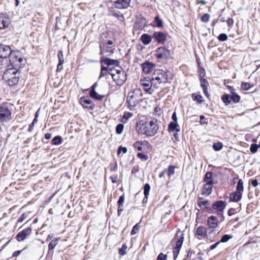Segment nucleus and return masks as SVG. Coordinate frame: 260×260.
I'll return each mask as SVG.
<instances>
[{"label": "nucleus", "mask_w": 260, "mask_h": 260, "mask_svg": "<svg viewBox=\"0 0 260 260\" xmlns=\"http://www.w3.org/2000/svg\"><path fill=\"white\" fill-rule=\"evenodd\" d=\"M175 167L173 166H170L168 169V175L170 176L175 173Z\"/></svg>", "instance_id": "49"}, {"label": "nucleus", "mask_w": 260, "mask_h": 260, "mask_svg": "<svg viewBox=\"0 0 260 260\" xmlns=\"http://www.w3.org/2000/svg\"><path fill=\"white\" fill-rule=\"evenodd\" d=\"M153 37L159 44H164L167 38V34L160 31H155L153 34Z\"/></svg>", "instance_id": "18"}, {"label": "nucleus", "mask_w": 260, "mask_h": 260, "mask_svg": "<svg viewBox=\"0 0 260 260\" xmlns=\"http://www.w3.org/2000/svg\"><path fill=\"white\" fill-rule=\"evenodd\" d=\"M208 225L210 228L215 229L218 225V219L214 216H211L208 219Z\"/></svg>", "instance_id": "23"}, {"label": "nucleus", "mask_w": 260, "mask_h": 260, "mask_svg": "<svg viewBox=\"0 0 260 260\" xmlns=\"http://www.w3.org/2000/svg\"><path fill=\"white\" fill-rule=\"evenodd\" d=\"M167 258V255L166 254H164L162 253H160L157 256L156 260H166Z\"/></svg>", "instance_id": "53"}, {"label": "nucleus", "mask_w": 260, "mask_h": 260, "mask_svg": "<svg viewBox=\"0 0 260 260\" xmlns=\"http://www.w3.org/2000/svg\"><path fill=\"white\" fill-rule=\"evenodd\" d=\"M198 205L200 208H208L210 203L207 200H204L202 198H199L198 200Z\"/></svg>", "instance_id": "28"}, {"label": "nucleus", "mask_w": 260, "mask_h": 260, "mask_svg": "<svg viewBox=\"0 0 260 260\" xmlns=\"http://www.w3.org/2000/svg\"><path fill=\"white\" fill-rule=\"evenodd\" d=\"M109 74H110L118 85H122L125 82L126 79V74L123 69L118 67L117 68H111L110 69Z\"/></svg>", "instance_id": "4"}, {"label": "nucleus", "mask_w": 260, "mask_h": 260, "mask_svg": "<svg viewBox=\"0 0 260 260\" xmlns=\"http://www.w3.org/2000/svg\"><path fill=\"white\" fill-rule=\"evenodd\" d=\"M133 146L134 148L137 149L139 151H142L143 148H149L150 146V144L147 141H137L135 142Z\"/></svg>", "instance_id": "20"}, {"label": "nucleus", "mask_w": 260, "mask_h": 260, "mask_svg": "<svg viewBox=\"0 0 260 260\" xmlns=\"http://www.w3.org/2000/svg\"><path fill=\"white\" fill-rule=\"evenodd\" d=\"M19 76L18 68H10L4 72L3 78L9 86H14L18 83Z\"/></svg>", "instance_id": "3"}, {"label": "nucleus", "mask_w": 260, "mask_h": 260, "mask_svg": "<svg viewBox=\"0 0 260 260\" xmlns=\"http://www.w3.org/2000/svg\"><path fill=\"white\" fill-rule=\"evenodd\" d=\"M251 87L250 84L248 82H243L241 84V88L244 90H248Z\"/></svg>", "instance_id": "46"}, {"label": "nucleus", "mask_w": 260, "mask_h": 260, "mask_svg": "<svg viewBox=\"0 0 260 260\" xmlns=\"http://www.w3.org/2000/svg\"><path fill=\"white\" fill-rule=\"evenodd\" d=\"M140 82L141 85L143 87L144 90L146 92L151 94V87L153 86V84H151V80H150L149 78L146 77H144L141 79Z\"/></svg>", "instance_id": "14"}, {"label": "nucleus", "mask_w": 260, "mask_h": 260, "mask_svg": "<svg viewBox=\"0 0 260 260\" xmlns=\"http://www.w3.org/2000/svg\"><path fill=\"white\" fill-rule=\"evenodd\" d=\"M137 128L139 134L149 137L153 136L157 133L158 129L157 120L152 119L147 120L144 123L138 125Z\"/></svg>", "instance_id": "1"}, {"label": "nucleus", "mask_w": 260, "mask_h": 260, "mask_svg": "<svg viewBox=\"0 0 260 260\" xmlns=\"http://www.w3.org/2000/svg\"><path fill=\"white\" fill-rule=\"evenodd\" d=\"M155 56L158 59H168L171 57V51L165 47H160L156 50Z\"/></svg>", "instance_id": "11"}, {"label": "nucleus", "mask_w": 260, "mask_h": 260, "mask_svg": "<svg viewBox=\"0 0 260 260\" xmlns=\"http://www.w3.org/2000/svg\"><path fill=\"white\" fill-rule=\"evenodd\" d=\"M12 50L8 45L0 44V68L2 64V58H6L11 54Z\"/></svg>", "instance_id": "13"}, {"label": "nucleus", "mask_w": 260, "mask_h": 260, "mask_svg": "<svg viewBox=\"0 0 260 260\" xmlns=\"http://www.w3.org/2000/svg\"><path fill=\"white\" fill-rule=\"evenodd\" d=\"M9 59L12 68H22L26 62L22 56L21 53L18 50H12L9 56Z\"/></svg>", "instance_id": "5"}, {"label": "nucleus", "mask_w": 260, "mask_h": 260, "mask_svg": "<svg viewBox=\"0 0 260 260\" xmlns=\"http://www.w3.org/2000/svg\"><path fill=\"white\" fill-rule=\"evenodd\" d=\"M210 15L208 13L204 14L201 17V21L203 22L207 23L209 21Z\"/></svg>", "instance_id": "45"}, {"label": "nucleus", "mask_w": 260, "mask_h": 260, "mask_svg": "<svg viewBox=\"0 0 260 260\" xmlns=\"http://www.w3.org/2000/svg\"><path fill=\"white\" fill-rule=\"evenodd\" d=\"M133 114L131 113H125L123 116V118L125 119L126 120H127L128 118H129Z\"/></svg>", "instance_id": "58"}, {"label": "nucleus", "mask_w": 260, "mask_h": 260, "mask_svg": "<svg viewBox=\"0 0 260 260\" xmlns=\"http://www.w3.org/2000/svg\"><path fill=\"white\" fill-rule=\"evenodd\" d=\"M155 64L152 62L146 61L142 64L143 71L145 74H149L154 69Z\"/></svg>", "instance_id": "21"}, {"label": "nucleus", "mask_w": 260, "mask_h": 260, "mask_svg": "<svg viewBox=\"0 0 260 260\" xmlns=\"http://www.w3.org/2000/svg\"><path fill=\"white\" fill-rule=\"evenodd\" d=\"M150 189V186L149 185V184L148 183L145 184V185L144 186V194L145 196V198H146V199H148V196L149 194Z\"/></svg>", "instance_id": "34"}, {"label": "nucleus", "mask_w": 260, "mask_h": 260, "mask_svg": "<svg viewBox=\"0 0 260 260\" xmlns=\"http://www.w3.org/2000/svg\"><path fill=\"white\" fill-rule=\"evenodd\" d=\"M140 229V225H139V223H137L135 224L134 227L133 228V229L131 231V235H134L136 234L137 232H138L139 230Z\"/></svg>", "instance_id": "43"}, {"label": "nucleus", "mask_w": 260, "mask_h": 260, "mask_svg": "<svg viewBox=\"0 0 260 260\" xmlns=\"http://www.w3.org/2000/svg\"><path fill=\"white\" fill-rule=\"evenodd\" d=\"M26 215L24 213H23L20 217L18 218L17 222H22L25 218Z\"/></svg>", "instance_id": "57"}, {"label": "nucleus", "mask_w": 260, "mask_h": 260, "mask_svg": "<svg viewBox=\"0 0 260 260\" xmlns=\"http://www.w3.org/2000/svg\"><path fill=\"white\" fill-rule=\"evenodd\" d=\"M131 0H116L114 2V8L117 9H125L127 8Z\"/></svg>", "instance_id": "16"}, {"label": "nucleus", "mask_w": 260, "mask_h": 260, "mask_svg": "<svg viewBox=\"0 0 260 260\" xmlns=\"http://www.w3.org/2000/svg\"><path fill=\"white\" fill-rule=\"evenodd\" d=\"M172 118L173 120L174 121L173 122H177V117L176 112L173 113L172 116Z\"/></svg>", "instance_id": "62"}, {"label": "nucleus", "mask_w": 260, "mask_h": 260, "mask_svg": "<svg viewBox=\"0 0 260 260\" xmlns=\"http://www.w3.org/2000/svg\"><path fill=\"white\" fill-rule=\"evenodd\" d=\"M226 22L228 26L231 27L234 24V20L232 18H230L227 20Z\"/></svg>", "instance_id": "56"}, {"label": "nucleus", "mask_w": 260, "mask_h": 260, "mask_svg": "<svg viewBox=\"0 0 260 260\" xmlns=\"http://www.w3.org/2000/svg\"><path fill=\"white\" fill-rule=\"evenodd\" d=\"M243 190V181L242 179H239L237 185L236 191L230 195V201L233 202L239 201L242 198Z\"/></svg>", "instance_id": "6"}, {"label": "nucleus", "mask_w": 260, "mask_h": 260, "mask_svg": "<svg viewBox=\"0 0 260 260\" xmlns=\"http://www.w3.org/2000/svg\"><path fill=\"white\" fill-rule=\"evenodd\" d=\"M12 118L11 110L6 106H0V123H4L9 122Z\"/></svg>", "instance_id": "10"}, {"label": "nucleus", "mask_w": 260, "mask_h": 260, "mask_svg": "<svg viewBox=\"0 0 260 260\" xmlns=\"http://www.w3.org/2000/svg\"><path fill=\"white\" fill-rule=\"evenodd\" d=\"M221 99L225 105H228L230 104L232 101L231 95L228 94H224L222 96Z\"/></svg>", "instance_id": "32"}, {"label": "nucleus", "mask_w": 260, "mask_h": 260, "mask_svg": "<svg viewBox=\"0 0 260 260\" xmlns=\"http://www.w3.org/2000/svg\"><path fill=\"white\" fill-rule=\"evenodd\" d=\"M232 238V236L229 235H223L220 240L219 241L220 242H226Z\"/></svg>", "instance_id": "44"}, {"label": "nucleus", "mask_w": 260, "mask_h": 260, "mask_svg": "<svg viewBox=\"0 0 260 260\" xmlns=\"http://www.w3.org/2000/svg\"><path fill=\"white\" fill-rule=\"evenodd\" d=\"M212 173L208 172L205 175L204 181L206 183L213 184V180L212 179Z\"/></svg>", "instance_id": "31"}, {"label": "nucleus", "mask_w": 260, "mask_h": 260, "mask_svg": "<svg viewBox=\"0 0 260 260\" xmlns=\"http://www.w3.org/2000/svg\"><path fill=\"white\" fill-rule=\"evenodd\" d=\"M80 103L82 106L85 108L93 110L95 107V105L92 101L86 97L81 98Z\"/></svg>", "instance_id": "17"}, {"label": "nucleus", "mask_w": 260, "mask_h": 260, "mask_svg": "<svg viewBox=\"0 0 260 260\" xmlns=\"http://www.w3.org/2000/svg\"><path fill=\"white\" fill-rule=\"evenodd\" d=\"M219 243H220V242L218 241L216 243H215V244L211 245L210 247V249L213 250L219 245Z\"/></svg>", "instance_id": "60"}, {"label": "nucleus", "mask_w": 260, "mask_h": 260, "mask_svg": "<svg viewBox=\"0 0 260 260\" xmlns=\"http://www.w3.org/2000/svg\"><path fill=\"white\" fill-rule=\"evenodd\" d=\"M90 95L92 99H95L98 101H102L104 98V95L99 94L94 89L90 90Z\"/></svg>", "instance_id": "30"}, {"label": "nucleus", "mask_w": 260, "mask_h": 260, "mask_svg": "<svg viewBox=\"0 0 260 260\" xmlns=\"http://www.w3.org/2000/svg\"><path fill=\"white\" fill-rule=\"evenodd\" d=\"M21 252H22L21 250H17V251H15L13 253V257L18 256L21 253Z\"/></svg>", "instance_id": "63"}, {"label": "nucleus", "mask_w": 260, "mask_h": 260, "mask_svg": "<svg viewBox=\"0 0 260 260\" xmlns=\"http://www.w3.org/2000/svg\"><path fill=\"white\" fill-rule=\"evenodd\" d=\"M251 184L253 186L256 187L258 185V181L256 179H254L251 181Z\"/></svg>", "instance_id": "61"}, {"label": "nucleus", "mask_w": 260, "mask_h": 260, "mask_svg": "<svg viewBox=\"0 0 260 260\" xmlns=\"http://www.w3.org/2000/svg\"><path fill=\"white\" fill-rule=\"evenodd\" d=\"M137 156L143 160H147L148 159V156L142 153H138Z\"/></svg>", "instance_id": "52"}, {"label": "nucleus", "mask_w": 260, "mask_h": 260, "mask_svg": "<svg viewBox=\"0 0 260 260\" xmlns=\"http://www.w3.org/2000/svg\"><path fill=\"white\" fill-rule=\"evenodd\" d=\"M126 248H127V246H126V244H123L122 245V248H121L119 249V254L121 255H125L126 253L125 250H126Z\"/></svg>", "instance_id": "50"}, {"label": "nucleus", "mask_w": 260, "mask_h": 260, "mask_svg": "<svg viewBox=\"0 0 260 260\" xmlns=\"http://www.w3.org/2000/svg\"><path fill=\"white\" fill-rule=\"evenodd\" d=\"M113 42L112 40H105L100 44L101 54L110 55L114 53V47L113 45Z\"/></svg>", "instance_id": "8"}, {"label": "nucleus", "mask_w": 260, "mask_h": 260, "mask_svg": "<svg viewBox=\"0 0 260 260\" xmlns=\"http://www.w3.org/2000/svg\"><path fill=\"white\" fill-rule=\"evenodd\" d=\"M213 184L206 183L202 189V194L205 196L210 195L212 191Z\"/></svg>", "instance_id": "25"}, {"label": "nucleus", "mask_w": 260, "mask_h": 260, "mask_svg": "<svg viewBox=\"0 0 260 260\" xmlns=\"http://www.w3.org/2000/svg\"><path fill=\"white\" fill-rule=\"evenodd\" d=\"M168 131L169 132H180V126L177 122H171L168 125Z\"/></svg>", "instance_id": "26"}, {"label": "nucleus", "mask_w": 260, "mask_h": 260, "mask_svg": "<svg viewBox=\"0 0 260 260\" xmlns=\"http://www.w3.org/2000/svg\"><path fill=\"white\" fill-rule=\"evenodd\" d=\"M228 36L225 34H221L219 35L218 39L221 42H224L228 40Z\"/></svg>", "instance_id": "48"}, {"label": "nucleus", "mask_w": 260, "mask_h": 260, "mask_svg": "<svg viewBox=\"0 0 260 260\" xmlns=\"http://www.w3.org/2000/svg\"><path fill=\"white\" fill-rule=\"evenodd\" d=\"M259 147L258 145L252 144L251 145L250 150L251 153H255L257 152L258 148Z\"/></svg>", "instance_id": "41"}, {"label": "nucleus", "mask_w": 260, "mask_h": 260, "mask_svg": "<svg viewBox=\"0 0 260 260\" xmlns=\"http://www.w3.org/2000/svg\"><path fill=\"white\" fill-rule=\"evenodd\" d=\"M192 97L193 98V100L197 102L198 103H201L203 101V97L201 95H194V94H192Z\"/></svg>", "instance_id": "40"}, {"label": "nucleus", "mask_w": 260, "mask_h": 260, "mask_svg": "<svg viewBox=\"0 0 260 260\" xmlns=\"http://www.w3.org/2000/svg\"><path fill=\"white\" fill-rule=\"evenodd\" d=\"M61 138L60 136H57L53 138L52 140V144L54 145H57L61 143Z\"/></svg>", "instance_id": "35"}, {"label": "nucleus", "mask_w": 260, "mask_h": 260, "mask_svg": "<svg viewBox=\"0 0 260 260\" xmlns=\"http://www.w3.org/2000/svg\"><path fill=\"white\" fill-rule=\"evenodd\" d=\"M203 92H204V93L205 94V95L207 96V97H209V94H208V87H205V88H203Z\"/></svg>", "instance_id": "64"}, {"label": "nucleus", "mask_w": 260, "mask_h": 260, "mask_svg": "<svg viewBox=\"0 0 260 260\" xmlns=\"http://www.w3.org/2000/svg\"><path fill=\"white\" fill-rule=\"evenodd\" d=\"M31 233V229L27 228L19 232L16 236L17 240L19 241H23L27 236L29 235Z\"/></svg>", "instance_id": "19"}, {"label": "nucleus", "mask_w": 260, "mask_h": 260, "mask_svg": "<svg viewBox=\"0 0 260 260\" xmlns=\"http://www.w3.org/2000/svg\"><path fill=\"white\" fill-rule=\"evenodd\" d=\"M127 149L126 147L120 146L118 148L117 154H118V155H119L121 152H122L123 153H125L127 152Z\"/></svg>", "instance_id": "54"}, {"label": "nucleus", "mask_w": 260, "mask_h": 260, "mask_svg": "<svg viewBox=\"0 0 260 260\" xmlns=\"http://www.w3.org/2000/svg\"><path fill=\"white\" fill-rule=\"evenodd\" d=\"M223 147V145L221 142H217L214 143L213 145V148L215 151H219Z\"/></svg>", "instance_id": "39"}, {"label": "nucleus", "mask_w": 260, "mask_h": 260, "mask_svg": "<svg viewBox=\"0 0 260 260\" xmlns=\"http://www.w3.org/2000/svg\"><path fill=\"white\" fill-rule=\"evenodd\" d=\"M141 40L144 45H148L152 40L151 37L147 34H144L141 36Z\"/></svg>", "instance_id": "29"}, {"label": "nucleus", "mask_w": 260, "mask_h": 260, "mask_svg": "<svg viewBox=\"0 0 260 260\" xmlns=\"http://www.w3.org/2000/svg\"><path fill=\"white\" fill-rule=\"evenodd\" d=\"M139 93L142 96V93H140V90L138 89H134L128 93L127 97V103L130 110L134 109L136 105L138 104V100L137 98L138 94Z\"/></svg>", "instance_id": "9"}, {"label": "nucleus", "mask_w": 260, "mask_h": 260, "mask_svg": "<svg viewBox=\"0 0 260 260\" xmlns=\"http://www.w3.org/2000/svg\"><path fill=\"white\" fill-rule=\"evenodd\" d=\"M184 240V235L182 233L178 232L176 234L175 237L172 241V243L175 244V246L173 248L174 258L176 259L177 257L181 247H182Z\"/></svg>", "instance_id": "7"}, {"label": "nucleus", "mask_w": 260, "mask_h": 260, "mask_svg": "<svg viewBox=\"0 0 260 260\" xmlns=\"http://www.w3.org/2000/svg\"><path fill=\"white\" fill-rule=\"evenodd\" d=\"M226 207V203L223 201H218L212 205V208L216 210L217 214L220 216H223V211Z\"/></svg>", "instance_id": "12"}, {"label": "nucleus", "mask_w": 260, "mask_h": 260, "mask_svg": "<svg viewBox=\"0 0 260 260\" xmlns=\"http://www.w3.org/2000/svg\"><path fill=\"white\" fill-rule=\"evenodd\" d=\"M10 23L9 16L6 14L0 13V29L7 28Z\"/></svg>", "instance_id": "15"}, {"label": "nucleus", "mask_w": 260, "mask_h": 260, "mask_svg": "<svg viewBox=\"0 0 260 260\" xmlns=\"http://www.w3.org/2000/svg\"><path fill=\"white\" fill-rule=\"evenodd\" d=\"M57 244V239H55L51 241L50 242L49 245H48V249L49 250H52L54 248V247L56 246V245Z\"/></svg>", "instance_id": "38"}, {"label": "nucleus", "mask_w": 260, "mask_h": 260, "mask_svg": "<svg viewBox=\"0 0 260 260\" xmlns=\"http://www.w3.org/2000/svg\"><path fill=\"white\" fill-rule=\"evenodd\" d=\"M231 97L232 100L235 103H238L240 102V96L238 94H237L236 93L233 94L232 95H231Z\"/></svg>", "instance_id": "37"}, {"label": "nucleus", "mask_w": 260, "mask_h": 260, "mask_svg": "<svg viewBox=\"0 0 260 260\" xmlns=\"http://www.w3.org/2000/svg\"><path fill=\"white\" fill-rule=\"evenodd\" d=\"M196 235L201 237H205L207 235L206 228L203 226H199L197 229Z\"/></svg>", "instance_id": "27"}, {"label": "nucleus", "mask_w": 260, "mask_h": 260, "mask_svg": "<svg viewBox=\"0 0 260 260\" xmlns=\"http://www.w3.org/2000/svg\"><path fill=\"white\" fill-rule=\"evenodd\" d=\"M101 63H104L105 64L109 66L114 65L117 68L119 67V61L117 60L112 59L110 58L101 57Z\"/></svg>", "instance_id": "22"}, {"label": "nucleus", "mask_w": 260, "mask_h": 260, "mask_svg": "<svg viewBox=\"0 0 260 260\" xmlns=\"http://www.w3.org/2000/svg\"><path fill=\"white\" fill-rule=\"evenodd\" d=\"M63 63L64 62H58L57 66V71H60L62 69V64H63Z\"/></svg>", "instance_id": "59"}, {"label": "nucleus", "mask_w": 260, "mask_h": 260, "mask_svg": "<svg viewBox=\"0 0 260 260\" xmlns=\"http://www.w3.org/2000/svg\"><path fill=\"white\" fill-rule=\"evenodd\" d=\"M110 69V68L108 69L103 66H102L100 78L106 76L108 74H109Z\"/></svg>", "instance_id": "33"}, {"label": "nucleus", "mask_w": 260, "mask_h": 260, "mask_svg": "<svg viewBox=\"0 0 260 260\" xmlns=\"http://www.w3.org/2000/svg\"><path fill=\"white\" fill-rule=\"evenodd\" d=\"M124 202V195H122L119 197V200L117 202V204H118L119 206H121V205H122Z\"/></svg>", "instance_id": "55"}, {"label": "nucleus", "mask_w": 260, "mask_h": 260, "mask_svg": "<svg viewBox=\"0 0 260 260\" xmlns=\"http://www.w3.org/2000/svg\"><path fill=\"white\" fill-rule=\"evenodd\" d=\"M109 15L110 16L115 17L120 21H123L124 19L123 15L121 14L120 12L113 9L112 8L109 10Z\"/></svg>", "instance_id": "24"}, {"label": "nucleus", "mask_w": 260, "mask_h": 260, "mask_svg": "<svg viewBox=\"0 0 260 260\" xmlns=\"http://www.w3.org/2000/svg\"><path fill=\"white\" fill-rule=\"evenodd\" d=\"M124 125L123 124H118L116 127V132L117 134H121L123 130Z\"/></svg>", "instance_id": "42"}, {"label": "nucleus", "mask_w": 260, "mask_h": 260, "mask_svg": "<svg viewBox=\"0 0 260 260\" xmlns=\"http://www.w3.org/2000/svg\"><path fill=\"white\" fill-rule=\"evenodd\" d=\"M58 58L59 62H64V58L62 51L60 50L58 53Z\"/></svg>", "instance_id": "51"}, {"label": "nucleus", "mask_w": 260, "mask_h": 260, "mask_svg": "<svg viewBox=\"0 0 260 260\" xmlns=\"http://www.w3.org/2000/svg\"><path fill=\"white\" fill-rule=\"evenodd\" d=\"M201 86L202 88L208 87V82L206 79L204 78L200 79Z\"/></svg>", "instance_id": "47"}, {"label": "nucleus", "mask_w": 260, "mask_h": 260, "mask_svg": "<svg viewBox=\"0 0 260 260\" xmlns=\"http://www.w3.org/2000/svg\"><path fill=\"white\" fill-rule=\"evenodd\" d=\"M173 74L169 71L166 72L161 69L154 71L151 78V84L155 88L161 83H166L173 79Z\"/></svg>", "instance_id": "2"}, {"label": "nucleus", "mask_w": 260, "mask_h": 260, "mask_svg": "<svg viewBox=\"0 0 260 260\" xmlns=\"http://www.w3.org/2000/svg\"><path fill=\"white\" fill-rule=\"evenodd\" d=\"M154 22L156 23V26L158 27H163V22L159 18L158 16H157L154 18Z\"/></svg>", "instance_id": "36"}]
</instances>
